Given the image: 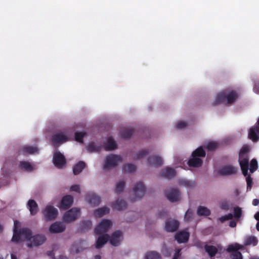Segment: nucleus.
Listing matches in <instances>:
<instances>
[{"instance_id":"34","label":"nucleus","mask_w":259,"mask_h":259,"mask_svg":"<svg viewBox=\"0 0 259 259\" xmlns=\"http://www.w3.org/2000/svg\"><path fill=\"white\" fill-rule=\"evenodd\" d=\"M53 162H66V158L60 152L57 151L53 155Z\"/></svg>"},{"instance_id":"30","label":"nucleus","mask_w":259,"mask_h":259,"mask_svg":"<svg viewBox=\"0 0 259 259\" xmlns=\"http://www.w3.org/2000/svg\"><path fill=\"white\" fill-rule=\"evenodd\" d=\"M92 227V222L90 220H84L81 222L80 225V230L84 232L90 229Z\"/></svg>"},{"instance_id":"1","label":"nucleus","mask_w":259,"mask_h":259,"mask_svg":"<svg viewBox=\"0 0 259 259\" xmlns=\"http://www.w3.org/2000/svg\"><path fill=\"white\" fill-rule=\"evenodd\" d=\"M19 225L20 222L19 221H14L12 241L17 243L19 241L26 240L27 246L31 247L40 245L46 240V237L43 235L37 234L32 236L30 230L28 228L18 230V227Z\"/></svg>"},{"instance_id":"58","label":"nucleus","mask_w":259,"mask_h":259,"mask_svg":"<svg viewBox=\"0 0 259 259\" xmlns=\"http://www.w3.org/2000/svg\"><path fill=\"white\" fill-rule=\"evenodd\" d=\"M229 226L231 228H234L236 226V223L234 221H231L229 223Z\"/></svg>"},{"instance_id":"39","label":"nucleus","mask_w":259,"mask_h":259,"mask_svg":"<svg viewBox=\"0 0 259 259\" xmlns=\"http://www.w3.org/2000/svg\"><path fill=\"white\" fill-rule=\"evenodd\" d=\"M145 259H161L160 254L152 251L147 253L145 256Z\"/></svg>"},{"instance_id":"37","label":"nucleus","mask_w":259,"mask_h":259,"mask_svg":"<svg viewBox=\"0 0 259 259\" xmlns=\"http://www.w3.org/2000/svg\"><path fill=\"white\" fill-rule=\"evenodd\" d=\"M125 186V182L123 180H119L116 184L115 192L117 194H120L122 191Z\"/></svg>"},{"instance_id":"2","label":"nucleus","mask_w":259,"mask_h":259,"mask_svg":"<svg viewBox=\"0 0 259 259\" xmlns=\"http://www.w3.org/2000/svg\"><path fill=\"white\" fill-rule=\"evenodd\" d=\"M238 96V94L234 91H231L228 93L226 91H223L218 94L213 104L223 103L231 105L236 101Z\"/></svg>"},{"instance_id":"50","label":"nucleus","mask_w":259,"mask_h":259,"mask_svg":"<svg viewBox=\"0 0 259 259\" xmlns=\"http://www.w3.org/2000/svg\"><path fill=\"white\" fill-rule=\"evenodd\" d=\"M202 163H187V169L192 170V168L199 167L201 166Z\"/></svg>"},{"instance_id":"24","label":"nucleus","mask_w":259,"mask_h":259,"mask_svg":"<svg viewBox=\"0 0 259 259\" xmlns=\"http://www.w3.org/2000/svg\"><path fill=\"white\" fill-rule=\"evenodd\" d=\"M188 239L189 234L185 231L180 232L175 235V239L179 243L186 242Z\"/></svg>"},{"instance_id":"18","label":"nucleus","mask_w":259,"mask_h":259,"mask_svg":"<svg viewBox=\"0 0 259 259\" xmlns=\"http://www.w3.org/2000/svg\"><path fill=\"white\" fill-rule=\"evenodd\" d=\"M73 202V198L71 195H66L62 198L60 208L63 209H67L70 207Z\"/></svg>"},{"instance_id":"31","label":"nucleus","mask_w":259,"mask_h":259,"mask_svg":"<svg viewBox=\"0 0 259 259\" xmlns=\"http://www.w3.org/2000/svg\"><path fill=\"white\" fill-rule=\"evenodd\" d=\"M105 147L106 150H112L116 148L117 145L114 139L112 137H109Z\"/></svg>"},{"instance_id":"54","label":"nucleus","mask_w":259,"mask_h":259,"mask_svg":"<svg viewBox=\"0 0 259 259\" xmlns=\"http://www.w3.org/2000/svg\"><path fill=\"white\" fill-rule=\"evenodd\" d=\"M70 190L80 193V187L78 185H73L70 187Z\"/></svg>"},{"instance_id":"42","label":"nucleus","mask_w":259,"mask_h":259,"mask_svg":"<svg viewBox=\"0 0 259 259\" xmlns=\"http://www.w3.org/2000/svg\"><path fill=\"white\" fill-rule=\"evenodd\" d=\"M134 133V130L132 128L124 129L121 132V136L125 139H128L131 137Z\"/></svg>"},{"instance_id":"32","label":"nucleus","mask_w":259,"mask_h":259,"mask_svg":"<svg viewBox=\"0 0 259 259\" xmlns=\"http://www.w3.org/2000/svg\"><path fill=\"white\" fill-rule=\"evenodd\" d=\"M197 213L199 216H208L210 214V210L205 206H200L198 207Z\"/></svg>"},{"instance_id":"49","label":"nucleus","mask_w":259,"mask_h":259,"mask_svg":"<svg viewBox=\"0 0 259 259\" xmlns=\"http://www.w3.org/2000/svg\"><path fill=\"white\" fill-rule=\"evenodd\" d=\"M148 162H163V159L162 157L159 156L154 155L148 159Z\"/></svg>"},{"instance_id":"17","label":"nucleus","mask_w":259,"mask_h":259,"mask_svg":"<svg viewBox=\"0 0 259 259\" xmlns=\"http://www.w3.org/2000/svg\"><path fill=\"white\" fill-rule=\"evenodd\" d=\"M179 223L175 220L169 219L165 222V229L167 232H174L179 227Z\"/></svg>"},{"instance_id":"13","label":"nucleus","mask_w":259,"mask_h":259,"mask_svg":"<svg viewBox=\"0 0 259 259\" xmlns=\"http://www.w3.org/2000/svg\"><path fill=\"white\" fill-rule=\"evenodd\" d=\"M167 199L172 202H175L181 198L180 193L177 189L172 188L169 191L165 192Z\"/></svg>"},{"instance_id":"48","label":"nucleus","mask_w":259,"mask_h":259,"mask_svg":"<svg viewBox=\"0 0 259 259\" xmlns=\"http://www.w3.org/2000/svg\"><path fill=\"white\" fill-rule=\"evenodd\" d=\"M118 163H105L103 166L104 170L107 171L112 168H115L117 165Z\"/></svg>"},{"instance_id":"8","label":"nucleus","mask_w":259,"mask_h":259,"mask_svg":"<svg viewBox=\"0 0 259 259\" xmlns=\"http://www.w3.org/2000/svg\"><path fill=\"white\" fill-rule=\"evenodd\" d=\"M42 212L46 221H52L56 219L58 214V210L54 206L47 205L42 210Z\"/></svg>"},{"instance_id":"21","label":"nucleus","mask_w":259,"mask_h":259,"mask_svg":"<svg viewBox=\"0 0 259 259\" xmlns=\"http://www.w3.org/2000/svg\"><path fill=\"white\" fill-rule=\"evenodd\" d=\"M109 235L105 234L99 236L96 243V247L98 249L102 248L103 245L109 240Z\"/></svg>"},{"instance_id":"52","label":"nucleus","mask_w":259,"mask_h":259,"mask_svg":"<svg viewBox=\"0 0 259 259\" xmlns=\"http://www.w3.org/2000/svg\"><path fill=\"white\" fill-rule=\"evenodd\" d=\"M54 166L58 169H63L66 167V163H53Z\"/></svg>"},{"instance_id":"40","label":"nucleus","mask_w":259,"mask_h":259,"mask_svg":"<svg viewBox=\"0 0 259 259\" xmlns=\"http://www.w3.org/2000/svg\"><path fill=\"white\" fill-rule=\"evenodd\" d=\"M19 167L23 170L27 172H30L34 169L33 166L31 163H20Z\"/></svg>"},{"instance_id":"9","label":"nucleus","mask_w":259,"mask_h":259,"mask_svg":"<svg viewBox=\"0 0 259 259\" xmlns=\"http://www.w3.org/2000/svg\"><path fill=\"white\" fill-rule=\"evenodd\" d=\"M205 155V150L202 146H200L192 152L191 158L187 162H202L200 157H204Z\"/></svg>"},{"instance_id":"61","label":"nucleus","mask_w":259,"mask_h":259,"mask_svg":"<svg viewBox=\"0 0 259 259\" xmlns=\"http://www.w3.org/2000/svg\"><path fill=\"white\" fill-rule=\"evenodd\" d=\"M53 259H68V258L66 256H64L62 255H59V256L56 258L55 257H53Z\"/></svg>"},{"instance_id":"57","label":"nucleus","mask_w":259,"mask_h":259,"mask_svg":"<svg viewBox=\"0 0 259 259\" xmlns=\"http://www.w3.org/2000/svg\"><path fill=\"white\" fill-rule=\"evenodd\" d=\"M253 91L256 93H259V84H255L253 87Z\"/></svg>"},{"instance_id":"47","label":"nucleus","mask_w":259,"mask_h":259,"mask_svg":"<svg viewBox=\"0 0 259 259\" xmlns=\"http://www.w3.org/2000/svg\"><path fill=\"white\" fill-rule=\"evenodd\" d=\"M193 217V212L192 209H188L186 212L184 219L187 222H189L192 220Z\"/></svg>"},{"instance_id":"45","label":"nucleus","mask_w":259,"mask_h":259,"mask_svg":"<svg viewBox=\"0 0 259 259\" xmlns=\"http://www.w3.org/2000/svg\"><path fill=\"white\" fill-rule=\"evenodd\" d=\"M85 135V133L84 132H76L75 133V139L78 142L83 143V139Z\"/></svg>"},{"instance_id":"26","label":"nucleus","mask_w":259,"mask_h":259,"mask_svg":"<svg viewBox=\"0 0 259 259\" xmlns=\"http://www.w3.org/2000/svg\"><path fill=\"white\" fill-rule=\"evenodd\" d=\"M27 207L31 215H34L37 213L38 205L34 200L30 199L28 201Z\"/></svg>"},{"instance_id":"35","label":"nucleus","mask_w":259,"mask_h":259,"mask_svg":"<svg viewBox=\"0 0 259 259\" xmlns=\"http://www.w3.org/2000/svg\"><path fill=\"white\" fill-rule=\"evenodd\" d=\"M149 153L148 149H142L139 151L134 156V159L136 160H140L146 157Z\"/></svg>"},{"instance_id":"60","label":"nucleus","mask_w":259,"mask_h":259,"mask_svg":"<svg viewBox=\"0 0 259 259\" xmlns=\"http://www.w3.org/2000/svg\"><path fill=\"white\" fill-rule=\"evenodd\" d=\"M228 220H231L234 217V214H232L231 213H229L226 214Z\"/></svg>"},{"instance_id":"53","label":"nucleus","mask_w":259,"mask_h":259,"mask_svg":"<svg viewBox=\"0 0 259 259\" xmlns=\"http://www.w3.org/2000/svg\"><path fill=\"white\" fill-rule=\"evenodd\" d=\"M205 245L204 242L199 240H197L195 242V245L200 248L204 247Z\"/></svg>"},{"instance_id":"44","label":"nucleus","mask_w":259,"mask_h":259,"mask_svg":"<svg viewBox=\"0 0 259 259\" xmlns=\"http://www.w3.org/2000/svg\"><path fill=\"white\" fill-rule=\"evenodd\" d=\"M219 145L218 143L215 142H209L205 146V148L208 150V151H213L215 150Z\"/></svg>"},{"instance_id":"36","label":"nucleus","mask_w":259,"mask_h":259,"mask_svg":"<svg viewBox=\"0 0 259 259\" xmlns=\"http://www.w3.org/2000/svg\"><path fill=\"white\" fill-rule=\"evenodd\" d=\"M85 167V163H76L73 167V172L75 175L79 174Z\"/></svg>"},{"instance_id":"25","label":"nucleus","mask_w":259,"mask_h":259,"mask_svg":"<svg viewBox=\"0 0 259 259\" xmlns=\"http://www.w3.org/2000/svg\"><path fill=\"white\" fill-rule=\"evenodd\" d=\"M88 200L89 203L94 206L98 205L101 201L100 197L94 193L88 194Z\"/></svg>"},{"instance_id":"23","label":"nucleus","mask_w":259,"mask_h":259,"mask_svg":"<svg viewBox=\"0 0 259 259\" xmlns=\"http://www.w3.org/2000/svg\"><path fill=\"white\" fill-rule=\"evenodd\" d=\"M126 202L123 199H117L116 201L112 203V208L118 210H123L126 208Z\"/></svg>"},{"instance_id":"20","label":"nucleus","mask_w":259,"mask_h":259,"mask_svg":"<svg viewBox=\"0 0 259 259\" xmlns=\"http://www.w3.org/2000/svg\"><path fill=\"white\" fill-rule=\"evenodd\" d=\"M87 243L85 241L79 240L75 242L72 244L71 247V251L75 253H77L82 251L85 247H81V246L87 245Z\"/></svg>"},{"instance_id":"59","label":"nucleus","mask_w":259,"mask_h":259,"mask_svg":"<svg viewBox=\"0 0 259 259\" xmlns=\"http://www.w3.org/2000/svg\"><path fill=\"white\" fill-rule=\"evenodd\" d=\"M258 204H259V200L258 199H253V200L252 201V204L254 206H257L258 205Z\"/></svg>"},{"instance_id":"10","label":"nucleus","mask_w":259,"mask_h":259,"mask_svg":"<svg viewBox=\"0 0 259 259\" xmlns=\"http://www.w3.org/2000/svg\"><path fill=\"white\" fill-rule=\"evenodd\" d=\"M38 152L39 149L37 146L24 145L19 149L18 154L19 155L27 156L31 154H38Z\"/></svg>"},{"instance_id":"4","label":"nucleus","mask_w":259,"mask_h":259,"mask_svg":"<svg viewBox=\"0 0 259 259\" xmlns=\"http://www.w3.org/2000/svg\"><path fill=\"white\" fill-rule=\"evenodd\" d=\"M237 169L230 165H224L218 168L215 167L213 170V176L215 177L220 176H228L235 175Z\"/></svg>"},{"instance_id":"41","label":"nucleus","mask_w":259,"mask_h":259,"mask_svg":"<svg viewBox=\"0 0 259 259\" xmlns=\"http://www.w3.org/2000/svg\"><path fill=\"white\" fill-rule=\"evenodd\" d=\"M122 159L120 156L111 154L106 157L105 162H121Z\"/></svg>"},{"instance_id":"11","label":"nucleus","mask_w":259,"mask_h":259,"mask_svg":"<svg viewBox=\"0 0 259 259\" xmlns=\"http://www.w3.org/2000/svg\"><path fill=\"white\" fill-rule=\"evenodd\" d=\"M112 225L111 222L109 220H103L95 229L96 234H101L106 232Z\"/></svg>"},{"instance_id":"19","label":"nucleus","mask_w":259,"mask_h":259,"mask_svg":"<svg viewBox=\"0 0 259 259\" xmlns=\"http://www.w3.org/2000/svg\"><path fill=\"white\" fill-rule=\"evenodd\" d=\"M122 236V232L117 230L113 232L110 239V243L114 246H117L120 244V238Z\"/></svg>"},{"instance_id":"64","label":"nucleus","mask_w":259,"mask_h":259,"mask_svg":"<svg viewBox=\"0 0 259 259\" xmlns=\"http://www.w3.org/2000/svg\"><path fill=\"white\" fill-rule=\"evenodd\" d=\"M153 163L154 164V166L155 167H157L158 166H160L162 163H157V162H155V163Z\"/></svg>"},{"instance_id":"55","label":"nucleus","mask_w":259,"mask_h":259,"mask_svg":"<svg viewBox=\"0 0 259 259\" xmlns=\"http://www.w3.org/2000/svg\"><path fill=\"white\" fill-rule=\"evenodd\" d=\"M181 249H177L176 250L172 259H178L179 257L181 255Z\"/></svg>"},{"instance_id":"43","label":"nucleus","mask_w":259,"mask_h":259,"mask_svg":"<svg viewBox=\"0 0 259 259\" xmlns=\"http://www.w3.org/2000/svg\"><path fill=\"white\" fill-rule=\"evenodd\" d=\"M86 148L89 152H99L100 150L101 147L96 146L94 143H91L86 147Z\"/></svg>"},{"instance_id":"16","label":"nucleus","mask_w":259,"mask_h":259,"mask_svg":"<svg viewBox=\"0 0 259 259\" xmlns=\"http://www.w3.org/2000/svg\"><path fill=\"white\" fill-rule=\"evenodd\" d=\"M68 140V137L63 135L62 133H57L52 136V141L55 145L61 144Z\"/></svg>"},{"instance_id":"15","label":"nucleus","mask_w":259,"mask_h":259,"mask_svg":"<svg viewBox=\"0 0 259 259\" xmlns=\"http://www.w3.org/2000/svg\"><path fill=\"white\" fill-rule=\"evenodd\" d=\"M66 226L63 222H56L50 226L49 231L52 233H59L63 232Z\"/></svg>"},{"instance_id":"6","label":"nucleus","mask_w":259,"mask_h":259,"mask_svg":"<svg viewBox=\"0 0 259 259\" xmlns=\"http://www.w3.org/2000/svg\"><path fill=\"white\" fill-rule=\"evenodd\" d=\"M145 187L142 182H139L134 186L133 188L132 195L134 196L131 198L132 201H136L141 198L145 194Z\"/></svg>"},{"instance_id":"5","label":"nucleus","mask_w":259,"mask_h":259,"mask_svg":"<svg viewBox=\"0 0 259 259\" xmlns=\"http://www.w3.org/2000/svg\"><path fill=\"white\" fill-rule=\"evenodd\" d=\"M242 246L238 244L234 243L228 245L226 250L228 252H231L230 254V259H243V256L241 253L238 251V250L241 249Z\"/></svg>"},{"instance_id":"56","label":"nucleus","mask_w":259,"mask_h":259,"mask_svg":"<svg viewBox=\"0 0 259 259\" xmlns=\"http://www.w3.org/2000/svg\"><path fill=\"white\" fill-rule=\"evenodd\" d=\"M219 219L222 223H224L226 221L228 220L226 214L219 218Z\"/></svg>"},{"instance_id":"12","label":"nucleus","mask_w":259,"mask_h":259,"mask_svg":"<svg viewBox=\"0 0 259 259\" xmlns=\"http://www.w3.org/2000/svg\"><path fill=\"white\" fill-rule=\"evenodd\" d=\"M251 147L248 145H243L239 153L238 162H249L248 154Z\"/></svg>"},{"instance_id":"3","label":"nucleus","mask_w":259,"mask_h":259,"mask_svg":"<svg viewBox=\"0 0 259 259\" xmlns=\"http://www.w3.org/2000/svg\"><path fill=\"white\" fill-rule=\"evenodd\" d=\"M243 175L246 177L247 183V190H250L252 187V180L250 175H248L249 170L250 173H253L258 168V163H239Z\"/></svg>"},{"instance_id":"7","label":"nucleus","mask_w":259,"mask_h":259,"mask_svg":"<svg viewBox=\"0 0 259 259\" xmlns=\"http://www.w3.org/2000/svg\"><path fill=\"white\" fill-rule=\"evenodd\" d=\"M80 215V209L73 207L65 213L63 220L66 223L74 221Z\"/></svg>"},{"instance_id":"62","label":"nucleus","mask_w":259,"mask_h":259,"mask_svg":"<svg viewBox=\"0 0 259 259\" xmlns=\"http://www.w3.org/2000/svg\"><path fill=\"white\" fill-rule=\"evenodd\" d=\"M47 254H48V256H53V257H55L53 251H48L47 252Z\"/></svg>"},{"instance_id":"38","label":"nucleus","mask_w":259,"mask_h":259,"mask_svg":"<svg viewBox=\"0 0 259 259\" xmlns=\"http://www.w3.org/2000/svg\"><path fill=\"white\" fill-rule=\"evenodd\" d=\"M257 239L255 236H249L246 238L244 244L245 245H252L255 246L257 244Z\"/></svg>"},{"instance_id":"29","label":"nucleus","mask_w":259,"mask_h":259,"mask_svg":"<svg viewBox=\"0 0 259 259\" xmlns=\"http://www.w3.org/2000/svg\"><path fill=\"white\" fill-rule=\"evenodd\" d=\"M179 183L180 185L189 188L194 187L196 185V183L194 181H189L185 179L180 180Z\"/></svg>"},{"instance_id":"28","label":"nucleus","mask_w":259,"mask_h":259,"mask_svg":"<svg viewBox=\"0 0 259 259\" xmlns=\"http://www.w3.org/2000/svg\"><path fill=\"white\" fill-rule=\"evenodd\" d=\"M204 248L205 251L208 253L211 257L214 256L218 252L217 247L213 245H208L206 244L205 245Z\"/></svg>"},{"instance_id":"51","label":"nucleus","mask_w":259,"mask_h":259,"mask_svg":"<svg viewBox=\"0 0 259 259\" xmlns=\"http://www.w3.org/2000/svg\"><path fill=\"white\" fill-rule=\"evenodd\" d=\"M187 125V123L184 121H179L176 124V128L178 129H182Z\"/></svg>"},{"instance_id":"27","label":"nucleus","mask_w":259,"mask_h":259,"mask_svg":"<svg viewBox=\"0 0 259 259\" xmlns=\"http://www.w3.org/2000/svg\"><path fill=\"white\" fill-rule=\"evenodd\" d=\"M109 208L106 206H104L95 210L94 211V215L96 217L100 218L108 213L109 212Z\"/></svg>"},{"instance_id":"22","label":"nucleus","mask_w":259,"mask_h":259,"mask_svg":"<svg viewBox=\"0 0 259 259\" xmlns=\"http://www.w3.org/2000/svg\"><path fill=\"white\" fill-rule=\"evenodd\" d=\"M176 172L174 169L166 167L160 174V176L166 179H170L176 175Z\"/></svg>"},{"instance_id":"46","label":"nucleus","mask_w":259,"mask_h":259,"mask_svg":"<svg viewBox=\"0 0 259 259\" xmlns=\"http://www.w3.org/2000/svg\"><path fill=\"white\" fill-rule=\"evenodd\" d=\"M242 214L241 208L239 206L234 207V217L235 219H239L241 218Z\"/></svg>"},{"instance_id":"14","label":"nucleus","mask_w":259,"mask_h":259,"mask_svg":"<svg viewBox=\"0 0 259 259\" xmlns=\"http://www.w3.org/2000/svg\"><path fill=\"white\" fill-rule=\"evenodd\" d=\"M256 123L250 128L248 133V138L253 142H256L259 139V117Z\"/></svg>"},{"instance_id":"33","label":"nucleus","mask_w":259,"mask_h":259,"mask_svg":"<svg viewBox=\"0 0 259 259\" xmlns=\"http://www.w3.org/2000/svg\"><path fill=\"white\" fill-rule=\"evenodd\" d=\"M122 168L124 172L133 173L136 171V166L133 163H126Z\"/></svg>"},{"instance_id":"63","label":"nucleus","mask_w":259,"mask_h":259,"mask_svg":"<svg viewBox=\"0 0 259 259\" xmlns=\"http://www.w3.org/2000/svg\"><path fill=\"white\" fill-rule=\"evenodd\" d=\"M254 218L259 222V211L255 214Z\"/></svg>"}]
</instances>
